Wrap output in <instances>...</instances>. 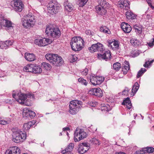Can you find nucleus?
<instances>
[{
	"instance_id": "33",
	"label": "nucleus",
	"mask_w": 154,
	"mask_h": 154,
	"mask_svg": "<svg viewBox=\"0 0 154 154\" xmlns=\"http://www.w3.org/2000/svg\"><path fill=\"white\" fill-rule=\"evenodd\" d=\"M133 28L137 33H138L139 35L142 34V29L141 27L135 25L133 26Z\"/></svg>"
},
{
	"instance_id": "1",
	"label": "nucleus",
	"mask_w": 154,
	"mask_h": 154,
	"mask_svg": "<svg viewBox=\"0 0 154 154\" xmlns=\"http://www.w3.org/2000/svg\"><path fill=\"white\" fill-rule=\"evenodd\" d=\"M12 96L19 103L27 106H30L32 105L31 100L29 99L34 98V94L30 93L24 94L19 93L17 95L13 94Z\"/></svg>"
},
{
	"instance_id": "63",
	"label": "nucleus",
	"mask_w": 154,
	"mask_h": 154,
	"mask_svg": "<svg viewBox=\"0 0 154 154\" xmlns=\"http://www.w3.org/2000/svg\"><path fill=\"white\" fill-rule=\"evenodd\" d=\"M38 0L40 2H41L43 0Z\"/></svg>"
},
{
	"instance_id": "27",
	"label": "nucleus",
	"mask_w": 154,
	"mask_h": 154,
	"mask_svg": "<svg viewBox=\"0 0 154 154\" xmlns=\"http://www.w3.org/2000/svg\"><path fill=\"white\" fill-rule=\"evenodd\" d=\"M122 104L126 105L127 108L129 109H130L132 106L131 101L128 97H127L124 100L123 102L122 103Z\"/></svg>"
},
{
	"instance_id": "40",
	"label": "nucleus",
	"mask_w": 154,
	"mask_h": 154,
	"mask_svg": "<svg viewBox=\"0 0 154 154\" xmlns=\"http://www.w3.org/2000/svg\"><path fill=\"white\" fill-rule=\"evenodd\" d=\"M42 66L46 70H49L51 68V66L49 64L45 62H43L42 63Z\"/></svg>"
},
{
	"instance_id": "7",
	"label": "nucleus",
	"mask_w": 154,
	"mask_h": 154,
	"mask_svg": "<svg viewBox=\"0 0 154 154\" xmlns=\"http://www.w3.org/2000/svg\"><path fill=\"white\" fill-rule=\"evenodd\" d=\"M45 32L48 36L53 38H57L60 35V32L59 29L55 28L50 26H47Z\"/></svg>"
},
{
	"instance_id": "49",
	"label": "nucleus",
	"mask_w": 154,
	"mask_h": 154,
	"mask_svg": "<svg viewBox=\"0 0 154 154\" xmlns=\"http://www.w3.org/2000/svg\"><path fill=\"white\" fill-rule=\"evenodd\" d=\"M35 113L34 112L29 110V117L30 118H33L35 116Z\"/></svg>"
},
{
	"instance_id": "34",
	"label": "nucleus",
	"mask_w": 154,
	"mask_h": 154,
	"mask_svg": "<svg viewBox=\"0 0 154 154\" xmlns=\"http://www.w3.org/2000/svg\"><path fill=\"white\" fill-rule=\"evenodd\" d=\"M100 31L103 32L106 34H110V31L109 29L107 28L106 26H103L100 27Z\"/></svg>"
},
{
	"instance_id": "30",
	"label": "nucleus",
	"mask_w": 154,
	"mask_h": 154,
	"mask_svg": "<svg viewBox=\"0 0 154 154\" xmlns=\"http://www.w3.org/2000/svg\"><path fill=\"white\" fill-rule=\"evenodd\" d=\"M126 16L128 19H134L136 18V16L131 11H129L126 13Z\"/></svg>"
},
{
	"instance_id": "56",
	"label": "nucleus",
	"mask_w": 154,
	"mask_h": 154,
	"mask_svg": "<svg viewBox=\"0 0 154 154\" xmlns=\"http://www.w3.org/2000/svg\"><path fill=\"white\" fill-rule=\"evenodd\" d=\"M85 32L86 34L88 35H91L92 34V32L90 30H86Z\"/></svg>"
},
{
	"instance_id": "10",
	"label": "nucleus",
	"mask_w": 154,
	"mask_h": 154,
	"mask_svg": "<svg viewBox=\"0 0 154 154\" xmlns=\"http://www.w3.org/2000/svg\"><path fill=\"white\" fill-rule=\"evenodd\" d=\"M104 80V78L102 76H94L91 75L90 80L93 85H98L102 83Z\"/></svg>"
},
{
	"instance_id": "45",
	"label": "nucleus",
	"mask_w": 154,
	"mask_h": 154,
	"mask_svg": "<svg viewBox=\"0 0 154 154\" xmlns=\"http://www.w3.org/2000/svg\"><path fill=\"white\" fill-rule=\"evenodd\" d=\"M69 59L71 62H73L77 60V58L75 55H71L69 57Z\"/></svg>"
},
{
	"instance_id": "54",
	"label": "nucleus",
	"mask_w": 154,
	"mask_h": 154,
	"mask_svg": "<svg viewBox=\"0 0 154 154\" xmlns=\"http://www.w3.org/2000/svg\"><path fill=\"white\" fill-rule=\"evenodd\" d=\"M118 4L120 7L123 8V5H124V2L123 1H120L118 2Z\"/></svg>"
},
{
	"instance_id": "21",
	"label": "nucleus",
	"mask_w": 154,
	"mask_h": 154,
	"mask_svg": "<svg viewBox=\"0 0 154 154\" xmlns=\"http://www.w3.org/2000/svg\"><path fill=\"white\" fill-rule=\"evenodd\" d=\"M12 42L11 41H1L0 42V48L2 49H6L8 46L12 45Z\"/></svg>"
},
{
	"instance_id": "24",
	"label": "nucleus",
	"mask_w": 154,
	"mask_h": 154,
	"mask_svg": "<svg viewBox=\"0 0 154 154\" xmlns=\"http://www.w3.org/2000/svg\"><path fill=\"white\" fill-rule=\"evenodd\" d=\"M25 59L29 61H34L35 59V55L33 54L26 53L25 54Z\"/></svg>"
},
{
	"instance_id": "26",
	"label": "nucleus",
	"mask_w": 154,
	"mask_h": 154,
	"mask_svg": "<svg viewBox=\"0 0 154 154\" xmlns=\"http://www.w3.org/2000/svg\"><path fill=\"white\" fill-rule=\"evenodd\" d=\"M125 64L122 68V71L124 74H126L128 71L129 70L130 68L129 63L128 62L125 61L124 62Z\"/></svg>"
},
{
	"instance_id": "6",
	"label": "nucleus",
	"mask_w": 154,
	"mask_h": 154,
	"mask_svg": "<svg viewBox=\"0 0 154 154\" xmlns=\"http://www.w3.org/2000/svg\"><path fill=\"white\" fill-rule=\"evenodd\" d=\"M82 102L77 100H73L70 102L69 105V113L72 115H74L79 111L80 106L82 105Z\"/></svg>"
},
{
	"instance_id": "11",
	"label": "nucleus",
	"mask_w": 154,
	"mask_h": 154,
	"mask_svg": "<svg viewBox=\"0 0 154 154\" xmlns=\"http://www.w3.org/2000/svg\"><path fill=\"white\" fill-rule=\"evenodd\" d=\"M52 40L50 39L44 38L41 39H36L34 43L40 46H44L51 43Z\"/></svg>"
},
{
	"instance_id": "57",
	"label": "nucleus",
	"mask_w": 154,
	"mask_h": 154,
	"mask_svg": "<svg viewBox=\"0 0 154 154\" xmlns=\"http://www.w3.org/2000/svg\"><path fill=\"white\" fill-rule=\"evenodd\" d=\"M63 131H69L70 130V128L69 127H66L63 128Z\"/></svg>"
},
{
	"instance_id": "55",
	"label": "nucleus",
	"mask_w": 154,
	"mask_h": 154,
	"mask_svg": "<svg viewBox=\"0 0 154 154\" xmlns=\"http://www.w3.org/2000/svg\"><path fill=\"white\" fill-rule=\"evenodd\" d=\"M88 69H85L82 72V74L84 75H86L88 73Z\"/></svg>"
},
{
	"instance_id": "25",
	"label": "nucleus",
	"mask_w": 154,
	"mask_h": 154,
	"mask_svg": "<svg viewBox=\"0 0 154 154\" xmlns=\"http://www.w3.org/2000/svg\"><path fill=\"white\" fill-rule=\"evenodd\" d=\"M108 46L110 47L113 50L118 49L119 47L118 42L116 41L112 42L110 43H109Z\"/></svg>"
},
{
	"instance_id": "5",
	"label": "nucleus",
	"mask_w": 154,
	"mask_h": 154,
	"mask_svg": "<svg viewBox=\"0 0 154 154\" xmlns=\"http://www.w3.org/2000/svg\"><path fill=\"white\" fill-rule=\"evenodd\" d=\"M46 59L55 66H60L63 62L62 58L57 54H48L45 56Z\"/></svg>"
},
{
	"instance_id": "58",
	"label": "nucleus",
	"mask_w": 154,
	"mask_h": 154,
	"mask_svg": "<svg viewBox=\"0 0 154 154\" xmlns=\"http://www.w3.org/2000/svg\"><path fill=\"white\" fill-rule=\"evenodd\" d=\"M144 16L145 17H146V18L147 19H149V18L150 17V16L148 14H147V15L145 14L144 15Z\"/></svg>"
},
{
	"instance_id": "38",
	"label": "nucleus",
	"mask_w": 154,
	"mask_h": 154,
	"mask_svg": "<svg viewBox=\"0 0 154 154\" xmlns=\"http://www.w3.org/2000/svg\"><path fill=\"white\" fill-rule=\"evenodd\" d=\"M145 60L146 61L143 66L145 68H147L149 67V66H151L152 63L154 61V59L150 61H149V59Z\"/></svg>"
},
{
	"instance_id": "52",
	"label": "nucleus",
	"mask_w": 154,
	"mask_h": 154,
	"mask_svg": "<svg viewBox=\"0 0 154 154\" xmlns=\"http://www.w3.org/2000/svg\"><path fill=\"white\" fill-rule=\"evenodd\" d=\"M136 154H145L144 150H138L136 151Z\"/></svg>"
},
{
	"instance_id": "47",
	"label": "nucleus",
	"mask_w": 154,
	"mask_h": 154,
	"mask_svg": "<svg viewBox=\"0 0 154 154\" xmlns=\"http://www.w3.org/2000/svg\"><path fill=\"white\" fill-rule=\"evenodd\" d=\"M88 0H79V5L80 7H83L86 4Z\"/></svg>"
},
{
	"instance_id": "50",
	"label": "nucleus",
	"mask_w": 154,
	"mask_h": 154,
	"mask_svg": "<svg viewBox=\"0 0 154 154\" xmlns=\"http://www.w3.org/2000/svg\"><path fill=\"white\" fill-rule=\"evenodd\" d=\"M8 123V122L3 119L0 118V124L2 125H5Z\"/></svg>"
},
{
	"instance_id": "51",
	"label": "nucleus",
	"mask_w": 154,
	"mask_h": 154,
	"mask_svg": "<svg viewBox=\"0 0 154 154\" xmlns=\"http://www.w3.org/2000/svg\"><path fill=\"white\" fill-rule=\"evenodd\" d=\"M129 91V89L128 88H126L125 90L122 91V94L127 96Z\"/></svg>"
},
{
	"instance_id": "62",
	"label": "nucleus",
	"mask_w": 154,
	"mask_h": 154,
	"mask_svg": "<svg viewBox=\"0 0 154 154\" xmlns=\"http://www.w3.org/2000/svg\"><path fill=\"white\" fill-rule=\"evenodd\" d=\"M66 134H67V135L68 136V135H69V134L67 132H66Z\"/></svg>"
},
{
	"instance_id": "35",
	"label": "nucleus",
	"mask_w": 154,
	"mask_h": 154,
	"mask_svg": "<svg viewBox=\"0 0 154 154\" xmlns=\"http://www.w3.org/2000/svg\"><path fill=\"white\" fill-rule=\"evenodd\" d=\"M98 5L97 6H102L107 7L108 4V2L105 0H98Z\"/></svg>"
},
{
	"instance_id": "43",
	"label": "nucleus",
	"mask_w": 154,
	"mask_h": 154,
	"mask_svg": "<svg viewBox=\"0 0 154 154\" xmlns=\"http://www.w3.org/2000/svg\"><path fill=\"white\" fill-rule=\"evenodd\" d=\"M144 151L149 153H153L154 152V148L152 147H147L144 149Z\"/></svg>"
},
{
	"instance_id": "9",
	"label": "nucleus",
	"mask_w": 154,
	"mask_h": 154,
	"mask_svg": "<svg viewBox=\"0 0 154 154\" xmlns=\"http://www.w3.org/2000/svg\"><path fill=\"white\" fill-rule=\"evenodd\" d=\"M75 142L79 141L86 137L87 134L83 130L77 128L74 133Z\"/></svg>"
},
{
	"instance_id": "41",
	"label": "nucleus",
	"mask_w": 154,
	"mask_h": 154,
	"mask_svg": "<svg viewBox=\"0 0 154 154\" xmlns=\"http://www.w3.org/2000/svg\"><path fill=\"white\" fill-rule=\"evenodd\" d=\"M146 71V70L145 68H142L141 69L138 71L137 76V78H139Z\"/></svg>"
},
{
	"instance_id": "60",
	"label": "nucleus",
	"mask_w": 154,
	"mask_h": 154,
	"mask_svg": "<svg viewBox=\"0 0 154 154\" xmlns=\"http://www.w3.org/2000/svg\"><path fill=\"white\" fill-rule=\"evenodd\" d=\"M149 5L151 6V8L152 9H154V6H153L152 5L151 3H150V4L149 3Z\"/></svg>"
},
{
	"instance_id": "29",
	"label": "nucleus",
	"mask_w": 154,
	"mask_h": 154,
	"mask_svg": "<svg viewBox=\"0 0 154 154\" xmlns=\"http://www.w3.org/2000/svg\"><path fill=\"white\" fill-rule=\"evenodd\" d=\"M33 73L35 74H40L42 72V68L39 66L34 64Z\"/></svg>"
},
{
	"instance_id": "61",
	"label": "nucleus",
	"mask_w": 154,
	"mask_h": 154,
	"mask_svg": "<svg viewBox=\"0 0 154 154\" xmlns=\"http://www.w3.org/2000/svg\"><path fill=\"white\" fill-rule=\"evenodd\" d=\"M91 106H95V105H91Z\"/></svg>"
},
{
	"instance_id": "53",
	"label": "nucleus",
	"mask_w": 154,
	"mask_h": 154,
	"mask_svg": "<svg viewBox=\"0 0 154 154\" xmlns=\"http://www.w3.org/2000/svg\"><path fill=\"white\" fill-rule=\"evenodd\" d=\"M151 42L148 43V45L149 47H152L154 45V38H153Z\"/></svg>"
},
{
	"instance_id": "64",
	"label": "nucleus",
	"mask_w": 154,
	"mask_h": 154,
	"mask_svg": "<svg viewBox=\"0 0 154 154\" xmlns=\"http://www.w3.org/2000/svg\"><path fill=\"white\" fill-rule=\"evenodd\" d=\"M62 135V133H60V135Z\"/></svg>"
},
{
	"instance_id": "15",
	"label": "nucleus",
	"mask_w": 154,
	"mask_h": 154,
	"mask_svg": "<svg viewBox=\"0 0 154 154\" xmlns=\"http://www.w3.org/2000/svg\"><path fill=\"white\" fill-rule=\"evenodd\" d=\"M13 2L14 8L16 11L21 12L23 8V4L19 0H14Z\"/></svg>"
},
{
	"instance_id": "2",
	"label": "nucleus",
	"mask_w": 154,
	"mask_h": 154,
	"mask_svg": "<svg viewBox=\"0 0 154 154\" xmlns=\"http://www.w3.org/2000/svg\"><path fill=\"white\" fill-rule=\"evenodd\" d=\"M36 19L32 14H29L24 16L22 20L23 26L26 28L33 27L35 24Z\"/></svg>"
},
{
	"instance_id": "46",
	"label": "nucleus",
	"mask_w": 154,
	"mask_h": 154,
	"mask_svg": "<svg viewBox=\"0 0 154 154\" xmlns=\"http://www.w3.org/2000/svg\"><path fill=\"white\" fill-rule=\"evenodd\" d=\"M78 81L81 83L82 84L84 85H86L87 84V82L84 79L82 78H80L78 79Z\"/></svg>"
},
{
	"instance_id": "18",
	"label": "nucleus",
	"mask_w": 154,
	"mask_h": 154,
	"mask_svg": "<svg viewBox=\"0 0 154 154\" xmlns=\"http://www.w3.org/2000/svg\"><path fill=\"white\" fill-rule=\"evenodd\" d=\"M111 53L109 51H106L103 54H98V58H101L105 60L106 61H107L108 60L110 59L111 58Z\"/></svg>"
},
{
	"instance_id": "59",
	"label": "nucleus",
	"mask_w": 154,
	"mask_h": 154,
	"mask_svg": "<svg viewBox=\"0 0 154 154\" xmlns=\"http://www.w3.org/2000/svg\"><path fill=\"white\" fill-rule=\"evenodd\" d=\"M115 154H126L124 152H119L116 153Z\"/></svg>"
},
{
	"instance_id": "31",
	"label": "nucleus",
	"mask_w": 154,
	"mask_h": 154,
	"mask_svg": "<svg viewBox=\"0 0 154 154\" xmlns=\"http://www.w3.org/2000/svg\"><path fill=\"white\" fill-rule=\"evenodd\" d=\"M64 5L65 10L68 12H71L73 9V7L71 4L66 3Z\"/></svg>"
},
{
	"instance_id": "14",
	"label": "nucleus",
	"mask_w": 154,
	"mask_h": 154,
	"mask_svg": "<svg viewBox=\"0 0 154 154\" xmlns=\"http://www.w3.org/2000/svg\"><path fill=\"white\" fill-rule=\"evenodd\" d=\"M88 49L91 52L96 51L101 52L103 50L102 45L99 43L93 44Z\"/></svg>"
},
{
	"instance_id": "39",
	"label": "nucleus",
	"mask_w": 154,
	"mask_h": 154,
	"mask_svg": "<svg viewBox=\"0 0 154 154\" xmlns=\"http://www.w3.org/2000/svg\"><path fill=\"white\" fill-rule=\"evenodd\" d=\"M139 87V85L137 82H136L134 85L132 89V92L133 93H135L137 91Z\"/></svg>"
},
{
	"instance_id": "22",
	"label": "nucleus",
	"mask_w": 154,
	"mask_h": 154,
	"mask_svg": "<svg viewBox=\"0 0 154 154\" xmlns=\"http://www.w3.org/2000/svg\"><path fill=\"white\" fill-rule=\"evenodd\" d=\"M74 146V144L73 143H70L67 146L65 149L62 151L63 154H67L69 153L70 151H72Z\"/></svg>"
},
{
	"instance_id": "3",
	"label": "nucleus",
	"mask_w": 154,
	"mask_h": 154,
	"mask_svg": "<svg viewBox=\"0 0 154 154\" xmlns=\"http://www.w3.org/2000/svg\"><path fill=\"white\" fill-rule=\"evenodd\" d=\"M84 40L80 37H75L72 38L70 45L72 50L76 51L82 50L84 45Z\"/></svg>"
},
{
	"instance_id": "8",
	"label": "nucleus",
	"mask_w": 154,
	"mask_h": 154,
	"mask_svg": "<svg viewBox=\"0 0 154 154\" xmlns=\"http://www.w3.org/2000/svg\"><path fill=\"white\" fill-rule=\"evenodd\" d=\"M60 8V5L53 2H50L47 6L48 13L51 14H56Z\"/></svg>"
},
{
	"instance_id": "28",
	"label": "nucleus",
	"mask_w": 154,
	"mask_h": 154,
	"mask_svg": "<svg viewBox=\"0 0 154 154\" xmlns=\"http://www.w3.org/2000/svg\"><path fill=\"white\" fill-rule=\"evenodd\" d=\"M34 64H28L23 68L24 71L33 73Z\"/></svg>"
},
{
	"instance_id": "16",
	"label": "nucleus",
	"mask_w": 154,
	"mask_h": 154,
	"mask_svg": "<svg viewBox=\"0 0 154 154\" xmlns=\"http://www.w3.org/2000/svg\"><path fill=\"white\" fill-rule=\"evenodd\" d=\"M21 150L18 147L14 146L6 150L5 154H20Z\"/></svg>"
},
{
	"instance_id": "4",
	"label": "nucleus",
	"mask_w": 154,
	"mask_h": 154,
	"mask_svg": "<svg viewBox=\"0 0 154 154\" xmlns=\"http://www.w3.org/2000/svg\"><path fill=\"white\" fill-rule=\"evenodd\" d=\"M12 140L14 142L19 143L22 142L25 140L26 135L24 132H23L17 128L13 129Z\"/></svg>"
},
{
	"instance_id": "23",
	"label": "nucleus",
	"mask_w": 154,
	"mask_h": 154,
	"mask_svg": "<svg viewBox=\"0 0 154 154\" xmlns=\"http://www.w3.org/2000/svg\"><path fill=\"white\" fill-rule=\"evenodd\" d=\"M35 122L34 121H32V122H29L27 123H24L23 126V129L25 131H28L32 125H34Z\"/></svg>"
},
{
	"instance_id": "32",
	"label": "nucleus",
	"mask_w": 154,
	"mask_h": 154,
	"mask_svg": "<svg viewBox=\"0 0 154 154\" xmlns=\"http://www.w3.org/2000/svg\"><path fill=\"white\" fill-rule=\"evenodd\" d=\"M131 42L132 45L135 46H137L141 44V42L135 38L131 39Z\"/></svg>"
},
{
	"instance_id": "44",
	"label": "nucleus",
	"mask_w": 154,
	"mask_h": 154,
	"mask_svg": "<svg viewBox=\"0 0 154 154\" xmlns=\"http://www.w3.org/2000/svg\"><path fill=\"white\" fill-rule=\"evenodd\" d=\"M91 143L95 145H99L100 144V143L99 140L96 138H92L91 140Z\"/></svg>"
},
{
	"instance_id": "42",
	"label": "nucleus",
	"mask_w": 154,
	"mask_h": 154,
	"mask_svg": "<svg viewBox=\"0 0 154 154\" xmlns=\"http://www.w3.org/2000/svg\"><path fill=\"white\" fill-rule=\"evenodd\" d=\"M113 68L116 71L119 70L121 68L120 64L119 62H116L113 65Z\"/></svg>"
},
{
	"instance_id": "37",
	"label": "nucleus",
	"mask_w": 154,
	"mask_h": 154,
	"mask_svg": "<svg viewBox=\"0 0 154 154\" xmlns=\"http://www.w3.org/2000/svg\"><path fill=\"white\" fill-rule=\"evenodd\" d=\"M29 110L27 108H26L23 109V116L24 118L29 117Z\"/></svg>"
},
{
	"instance_id": "36",
	"label": "nucleus",
	"mask_w": 154,
	"mask_h": 154,
	"mask_svg": "<svg viewBox=\"0 0 154 154\" xmlns=\"http://www.w3.org/2000/svg\"><path fill=\"white\" fill-rule=\"evenodd\" d=\"M101 109L102 111H108L111 110V107L107 104H103L101 106Z\"/></svg>"
},
{
	"instance_id": "17",
	"label": "nucleus",
	"mask_w": 154,
	"mask_h": 154,
	"mask_svg": "<svg viewBox=\"0 0 154 154\" xmlns=\"http://www.w3.org/2000/svg\"><path fill=\"white\" fill-rule=\"evenodd\" d=\"M121 26L123 31L126 33H129L131 30V27L128 23H122L121 24Z\"/></svg>"
},
{
	"instance_id": "19",
	"label": "nucleus",
	"mask_w": 154,
	"mask_h": 154,
	"mask_svg": "<svg viewBox=\"0 0 154 154\" xmlns=\"http://www.w3.org/2000/svg\"><path fill=\"white\" fill-rule=\"evenodd\" d=\"M106 7L102 6H96V10L99 14L102 15L105 14L106 12V11L105 9Z\"/></svg>"
},
{
	"instance_id": "48",
	"label": "nucleus",
	"mask_w": 154,
	"mask_h": 154,
	"mask_svg": "<svg viewBox=\"0 0 154 154\" xmlns=\"http://www.w3.org/2000/svg\"><path fill=\"white\" fill-rule=\"evenodd\" d=\"M129 5V2H127L126 3L124 2V5H123V8L125 7V9L126 10H128L130 8Z\"/></svg>"
},
{
	"instance_id": "12",
	"label": "nucleus",
	"mask_w": 154,
	"mask_h": 154,
	"mask_svg": "<svg viewBox=\"0 0 154 154\" xmlns=\"http://www.w3.org/2000/svg\"><path fill=\"white\" fill-rule=\"evenodd\" d=\"M79 146L78 151L81 154L86 152L90 148L89 143H82Z\"/></svg>"
},
{
	"instance_id": "13",
	"label": "nucleus",
	"mask_w": 154,
	"mask_h": 154,
	"mask_svg": "<svg viewBox=\"0 0 154 154\" xmlns=\"http://www.w3.org/2000/svg\"><path fill=\"white\" fill-rule=\"evenodd\" d=\"M2 23V25L6 27V29L8 32H12L13 31L14 24L11 21L4 19Z\"/></svg>"
},
{
	"instance_id": "20",
	"label": "nucleus",
	"mask_w": 154,
	"mask_h": 154,
	"mask_svg": "<svg viewBox=\"0 0 154 154\" xmlns=\"http://www.w3.org/2000/svg\"><path fill=\"white\" fill-rule=\"evenodd\" d=\"M91 91L92 94L98 97H102L103 95L102 91L100 88H92Z\"/></svg>"
}]
</instances>
